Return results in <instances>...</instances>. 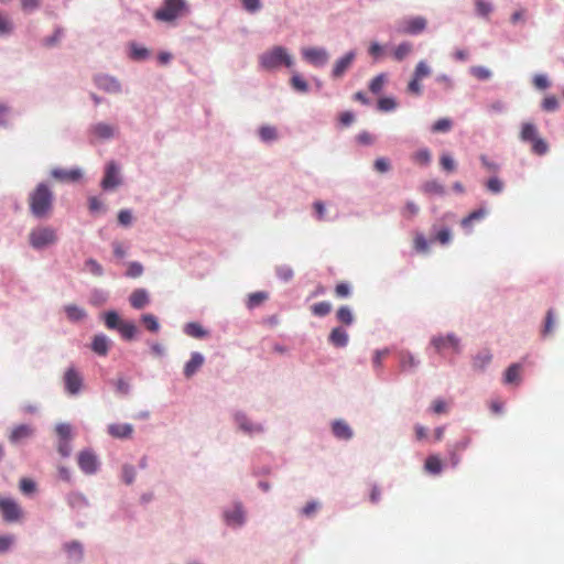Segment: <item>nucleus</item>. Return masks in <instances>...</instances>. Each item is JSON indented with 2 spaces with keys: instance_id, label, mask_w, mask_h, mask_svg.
Here are the masks:
<instances>
[{
  "instance_id": "1",
  "label": "nucleus",
  "mask_w": 564,
  "mask_h": 564,
  "mask_svg": "<svg viewBox=\"0 0 564 564\" xmlns=\"http://www.w3.org/2000/svg\"><path fill=\"white\" fill-rule=\"evenodd\" d=\"M258 59L260 67L264 70H274L281 66L291 68L294 65L293 56L288 48L281 45H275L263 52Z\"/></svg>"
},
{
  "instance_id": "2",
  "label": "nucleus",
  "mask_w": 564,
  "mask_h": 564,
  "mask_svg": "<svg viewBox=\"0 0 564 564\" xmlns=\"http://www.w3.org/2000/svg\"><path fill=\"white\" fill-rule=\"evenodd\" d=\"M54 195L44 183L39 184L29 196L31 213L37 217H45L52 209Z\"/></svg>"
},
{
  "instance_id": "3",
  "label": "nucleus",
  "mask_w": 564,
  "mask_h": 564,
  "mask_svg": "<svg viewBox=\"0 0 564 564\" xmlns=\"http://www.w3.org/2000/svg\"><path fill=\"white\" fill-rule=\"evenodd\" d=\"M520 140L531 143V150L536 155H544L549 151L547 142L539 135L538 127L532 122H523L520 131Z\"/></svg>"
},
{
  "instance_id": "4",
  "label": "nucleus",
  "mask_w": 564,
  "mask_h": 564,
  "mask_svg": "<svg viewBox=\"0 0 564 564\" xmlns=\"http://www.w3.org/2000/svg\"><path fill=\"white\" fill-rule=\"evenodd\" d=\"M187 12L185 0H164L162 7L154 12V18L163 22H172Z\"/></svg>"
},
{
  "instance_id": "5",
  "label": "nucleus",
  "mask_w": 564,
  "mask_h": 564,
  "mask_svg": "<svg viewBox=\"0 0 564 564\" xmlns=\"http://www.w3.org/2000/svg\"><path fill=\"white\" fill-rule=\"evenodd\" d=\"M57 241L56 230L48 226H39L29 234V242L34 249H42Z\"/></svg>"
},
{
  "instance_id": "6",
  "label": "nucleus",
  "mask_w": 564,
  "mask_h": 564,
  "mask_svg": "<svg viewBox=\"0 0 564 564\" xmlns=\"http://www.w3.org/2000/svg\"><path fill=\"white\" fill-rule=\"evenodd\" d=\"M426 25L427 20L424 17H408L398 21L395 31L403 35H416L422 33Z\"/></svg>"
},
{
  "instance_id": "7",
  "label": "nucleus",
  "mask_w": 564,
  "mask_h": 564,
  "mask_svg": "<svg viewBox=\"0 0 564 564\" xmlns=\"http://www.w3.org/2000/svg\"><path fill=\"white\" fill-rule=\"evenodd\" d=\"M431 345L438 354L452 351L458 354L460 350L459 338L455 334L438 335L431 339Z\"/></svg>"
},
{
  "instance_id": "8",
  "label": "nucleus",
  "mask_w": 564,
  "mask_h": 564,
  "mask_svg": "<svg viewBox=\"0 0 564 564\" xmlns=\"http://www.w3.org/2000/svg\"><path fill=\"white\" fill-rule=\"evenodd\" d=\"M0 512L4 521L17 522L22 518V510L11 498L0 497Z\"/></svg>"
},
{
  "instance_id": "9",
  "label": "nucleus",
  "mask_w": 564,
  "mask_h": 564,
  "mask_svg": "<svg viewBox=\"0 0 564 564\" xmlns=\"http://www.w3.org/2000/svg\"><path fill=\"white\" fill-rule=\"evenodd\" d=\"M302 56L316 67L325 65L329 57L327 51L322 47H305L302 50Z\"/></svg>"
},
{
  "instance_id": "10",
  "label": "nucleus",
  "mask_w": 564,
  "mask_h": 564,
  "mask_svg": "<svg viewBox=\"0 0 564 564\" xmlns=\"http://www.w3.org/2000/svg\"><path fill=\"white\" fill-rule=\"evenodd\" d=\"M121 183L119 170L115 162H110L106 166L105 176L101 181V187L105 191L115 189Z\"/></svg>"
},
{
  "instance_id": "11",
  "label": "nucleus",
  "mask_w": 564,
  "mask_h": 564,
  "mask_svg": "<svg viewBox=\"0 0 564 564\" xmlns=\"http://www.w3.org/2000/svg\"><path fill=\"white\" fill-rule=\"evenodd\" d=\"M78 466L88 475L95 474L98 469L99 463L97 456L91 451H82L78 454Z\"/></svg>"
},
{
  "instance_id": "12",
  "label": "nucleus",
  "mask_w": 564,
  "mask_h": 564,
  "mask_svg": "<svg viewBox=\"0 0 564 564\" xmlns=\"http://www.w3.org/2000/svg\"><path fill=\"white\" fill-rule=\"evenodd\" d=\"M65 388L68 393L76 394L83 386V378L77 370L68 368L64 375Z\"/></svg>"
},
{
  "instance_id": "13",
  "label": "nucleus",
  "mask_w": 564,
  "mask_h": 564,
  "mask_svg": "<svg viewBox=\"0 0 564 564\" xmlns=\"http://www.w3.org/2000/svg\"><path fill=\"white\" fill-rule=\"evenodd\" d=\"M356 54L355 52H348L343 57L337 59L334 64L332 76L334 78H340L345 75V73L350 68L355 61Z\"/></svg>"
},
{
  "instance_id": "14",
  "label": "nucleus",
  "mask_w": 564,
  "mask_h": 564,
  "mask_svg": "<svg viewBox=\"0 0 564 564\" xmlns=\"http://www.w3.org/2000/svg\"><path fill=\"white\" fill-rule=\"evenodd\" d=\"M97 87L108 94H118L121 91L120 83L108 75H99L95 78Z\"/></svg>"
},
{
  "instance_id": "15",
  "label": "nucleus",
  "mask_w": 564,
  "mask_h": 564,
  "mask_svg": "<svg viewBox=\"0 0 564 564\" xmlns=\"http://www.w3.org/2000/svg\"><path fill=\"white\" fill-rule=\"evenodd\" d=\"M108 433L113 438H131L133 433V426L128 423H113L108 425Z\"/></svg>"
},
{
  "instance_id": "16",
  "label": "nucleus",
  "mask_w": 564,
  "mask_h": 564,
  "mask_svg": "<svg viewBox=\"0 0 564 564\" xmlns=\"http://www.w3.org/2000/svg\"><path fill=\"white\" fill-rule=\"evenodd\" d=\"M205 358L200 352H193L191 359L184 366V376L189 379L192 378L204 365Z\"/></svg>"
},
{
  "instance_id": "17",
  "label": "nucleus",
  "mask_w": 564,
  "mask_h": 564,
  "mask_svg": "<svg viewBox=\"0 0 564 564\" xmlns=\"http://www.w3.org/2000/svg\"><path fill=\"white\" fill-rule=\"evenodd\" d=\"M34 434V429L29 424L17 425L12 429L9 440L11 443H20L30 438Z\"/></svg>"
},
{
  "instance_id": "18",
  "label": "nucleus",
  "mask_w": 564,
  "mask_h": 564,
  "mask_svg": "<svg viewBox=\"0 0 564 564\" xmlns=\"http://www.w3.org/2000/svg\"><path fill=\"white\" fill-rule=\"evenodd\" d=\"M235 420L239 425V429L249 435L258 434L263 431V427L260 424L250 422L248 417L242 413H237L235 415Z\"/></svg>"
},
{
  "instance_id": "19",
  "label": "nucleus",
  "mask_w": 564,
  "mask_h": 564,
  "mask_svg": "<svg viewBox=\"0 0 564 564\" xmlns=\"http://www.w3.org/2000/svg\"><path fill=\"white\" fill-rule=\"evenodd\" d=\"M52 176L62 182H76L82 177V171L79 169H54Z\"/></svg>"
},
{
  "instance_id": "20",
  "label": "nucleus",
  "mask_w": 564,
  "mask_h": 564,
  "mask_svg": "<svg viewBox=\"0 0 564 564\" xmlns=\"http://www.w3.org/2000/svg\"><path fill=\"white\" fill-rule=\"evenodd\" d=\"M90 131L95 138L106 140V139H110L115 135L116 129H115V127H112L108 123L99 122V123L94 124L91 127Z\"/></svg>"
},
{
  "instance_id": "21",
  "label": "nucleus",
  "mask_w": 564,
  "mask_h": 564,
  "mask_svg": "<svg viewBox=\"0 0 564 564\" xmlns=\"http://www.w3.org/2000/svg\"><path fill=\"white\" fill-rule=\"evenodd\" d=\"M521 364H512L510 365L505 372V383L507 384H519L521 381Z\"/></svg>"
},
{
  "instance_id": "22",
  "label": "nucleus",
  "mask_w": 564,
  "mask_h": 564,
  "mask_svg": "<svg viewBox=\"0 0 564 564\" xmlns=\"http://www.w3.org/2000/svg\"><path fill=\"white\" fill-rule=\"evenodd\" d=\"M130 304L133 308H143L149 303V294L144 289H137L130 295Z\"/></svg>"
},
{
  "instance_id": "23",
  "label": "nucleus",
  "mask_w": 564,
  "mask_h": 564,
  "mask_svg": "<svg viewBox=\"0 0 564 564\" xmlns=\"http://www.w3.org/2000/svg\"><path fill=\"white\" fill-rule=\"evenodd\" d=\"M63 549L70 560H75L77 562L83 560L84 550L83 545L78 541L67 542L63 545Z\"/></svg>"
},
{
  "instance_id": "24",
  "label": "nucleus",
  "mask_w": 564,
  "mask_h": 564,
  "mask_svg": "<svg viewBox=\"0 0 564 564\" xmlns=\"http://www.w3.org/2000/svg\"><path fill=\"white\" fill-rule=\"evenodd\" d=\"M91 349L99 356H106L109 350L108 337L102 334L96 335L91 343Z\"/></svg>"
},
{
  "instance_id": "25",
  "label": "nucleus",
  "mask_w": 564,
  "mask_h": 564,
  "mask_svg": "<svg viewBox=\"0 0 564 564\" xmlns=\"http://www.w3.org/2000/svg\"><path fill=\"white\" fill-rule=\"evenodd\" d=\"M329 341L336 347H345L348 344V334L343 328L336 327L329 334Z\"/></svg>"
},
{
  "instance_id": "26",
  "label": "nucleus",
  "mask_w": 564,
  "mask_h": 564,
  "mask_svg": "<svg viewBox=\"0 0 564 564\" xmlns=\"http://www.w3.org/2000/svg\"><path fill=\"white\" fill-rule=\"evenodd\" d=\"M333 433L336 437L349 440L352 436L351 429L344 421H335L332 426Z\"/></svg>"
},
{
  "instance_id": "27",
  "label": "nucleus",
  "mask_w": 564,
  "mask_h": 564,
  "mask_svg": "<svg viewBox=\"0 0 564 564\" xmlns=\"http://www.w3.org/2000/svg\"><path fill=\"white\" fill-rule=\"evenodd\" d=\"M413 51V46L411 43L409 42H403L401 44H399L394 50H393V58L398 62H401L403 61L408 55H410Z\"/></svg>"
},
{
  "instance_id": "28",
  "label": "nucleus",
  "mask_w": 564,
  "mask_h": 564,
  "mask_svg": "<svg viewBox=\"0 0 564 564\" xmlns=\"http://www.w3.org/2000/svg\"><path fill=\"white\" fill-rule=\"evenodd\" d=\"M422 191L429 195H444V186L435 180L427 181L423 184Z\"/></svg>"
},
{
  "instance_id": "29",
  "label": "nucleus",
  "mask_w": 564,
  "mask_h": 564,
  "mask_svg": "<svg viewBox=\"0 0 564 564\" xmlns=\"http://www.w3.org/2000/svg\"><path fill=\"white\" fill-rule=\"evenodd\" d=\"M225 518L229 524L240 525L245 520V514L242 509L239 506H237L234 508L232 511L225 512Z\"/></svg>"
},
{
  "instance_id": "30",
  "label": "nucleus",
  "mask_w": 564,
  "mask_h": 564,
  "mask_svg": "<svg viewBox=\"0 0 564 564\" xmlns=\"http://www.w3.org/2000/svg\"><path fill=\"white\" fill-rule=\"evenodd\" d=\"M65 313L72 322H79L86 316V312L83 308L73 304L65 306Z\"/></svg>"
},
{
  "instance_id": "31",
  "label": "nucleus",
  "mask_w": 564,
  "mask_h": 564,
  "mask_svg": "<svg viewBox=\"0 0 564 564\" xmlns=\"http://www.w3.org/2000/svg\"><path fill=\"white\" fill-rule=\"evenodd\" d=\"M417 366V361L413 357L412 354L409 351H401L400 352V368L402 371L410 370L412 368H415Z\"/></svg>"
},
{
  "instance_id": "32",
  "label": "nucleus",
  "mask_w": 564,
  "mask_h": 564,
  "mask_svg": "<svg viewBox=\"0 0 564 564\" xmlns=\"http://www.w3.org/2000/svg\"><path fill=\"white\" fill-rule=\"evenodd\" d=\"M424 467L431 474H440L442 471V460L438 456L431 455L426 458Z\"/></svg>"
},
{
  "instance_id": "33",
  "label": "nucleus",
  "mask_w": 564,
  "mask_h": 564,
  "mask_svg": "<svg viewBox=\"0 0 564 564\" xmlns=\"http://www.w3.org/2000/svg\"><path fill=\"white\" fill-rule=\"evenodd\" d=\"M431 159L432 155L429 149H420L412 154V161L422 166L429 165Z\"/></svg>"
},
{
  "instance_id": "34",
  "label": "nucleus",
  "mask_w": 564,
  "mask_h": 564,
  "mask_svg": "<svg viewBox=\"0 0 564 564\" xmlns=\"http://www.w3.org/2000/svg\"><path fill=\"white\" fill-rule=\"evenodd\" d=\"M486 215L487 210L484 208H479L477 210L471 212L467 217L463 218L460 224L464 228H469L474 221L481 220Z\"/></svg>"
},
{
  "instance_id": "35",
  "label": "nucleus",
  "mask_w": 564,
  "mask_h": 564,
  "mask_svg": "<svg viewBox=\"0 0 564 564\" xmlns=\"http://www.w3.org/2000/svg\"><path fill=\"white\" fill-rule=\"evenodd\" d=\"M118 330L120 332L121 336L127 340L132 339L138 332L137 326L132 322H122L119 325Z\"/></svg>"
},
{
  "instance_id": "36",
  "label": "nucleus",
  "mask_w": 564,
  "mask_h": 564,
  "mask_svg": "<svg viewBox=\"0 0 564 564\" xmlns=\"http://www.w3.org/2000/svg\"><path fill=\"white\" fill-rule=\"evenodd\" d=\"M185 333L186 335L194 337V338H203L207 335V332L198 323H188L185 326Z\"/></svg>"
},
{
  "instance_id": "37",
  "label": "nucleus",
  "mask_w": 564,
  "mask_h": 564,
  "mask_svg": "<svg viewBox=\"0 0 564 564\" xmlns=\"http://www.w3.org/2000/svg\"><path fill=\"white\" fill-rule=\"evenodd\" d=\"M259 135L262 141L270 142L278 139V131L273 126H262L259 129Z\"/></svg>"
},
{
  "instance_id": "38",
  "label": "nucleus",
  "mask_w": 564,
  "mask_h": 564,
  "mask_svg": "<svg viewBox=\"0 0 564 564\" xmlns=\"http://www.w3.org/2000/svg\"><path fill=\"white\" fill-rule=\"evenodd\" d=\"M386 83H387V75L379 74L371 79V82L369 84V89L372 94H379L382 90Z\"/></svg>"
},
{
  "instance_id": "39",
  "label": "nucleus",
  "mask_w": 564,
  "mask_h": 564,
  "mask_svg": "<svg viewBox=\"0 0 564 564\" xmlns=\"http://www.w3.org/2000/svg\"><path fill=\"white\" fill-rule=\"evenodd\" d=\"M268 299V293L265 292H256L251 293L247 301V306L249 308H254L262 304Z\"/></svg>"
},
{
  "instance_id": "40",
  "label": "nucleus",
  "mask_w": 564,
  "mask_h": 564,
  "mask_svg": "<svg viewBox=\"0 0 564 564\" xmlns=\"http://www.w3.org/2000/svg\"><path fill=\"white\" fill-rule=\"evenodd\" d=\"M336 316L337 319L345 325H350L354 322L352 313L347 306L339 307L336 313Z\"/></svg>"
},
{
  "instance_id": "41",
  "label": "nucleus",
  "mask_w": 564,
  "mask_h": 564,
  "mask_svg": "<svg viewBox=\"0 0 564 564\" xmlns=\"http://www.w3.org/2000/svg\"><path fill=\"white\" fill-rule=\"evenodd\" d=\"M453 122L448 118L438 119L433 126L432 131L434 133L447 132L452 129Z\"/></svg>"
},
{
  "instance_id": "42",
  "label": "nucleus",
  "mask_w": 564,
  "mask_h": 564,
  "mask_svg": "<svg viewBox=\"0 0 564 564\" xmlns=\"http://www.w3.org/2000/svg\"><path fill=\"white\" fill-rule=\"evenodd\" d=\"M291 85L292 87L300 91V93H306L308 90V84L306 80L299 74H293L291 78Z\"/></svg>"
},
{
  "instance_id": "43",
  "label": "nucleus",
  "mask_w": 564,
  "mask_h": 564,
  "mask_svg": "<svg viewBox=\"0 0 564 564\" xmlns=\"http://www.w3.org/2000/svg\"><path fill=\"white\" fill-rule=\"evenodd\" d=\"M312 313L316 316H326L332 311V305L328 302H319L314 304L312 307Z\"/></svg>"
},
{
  "instance_id": "44",
  "label": "nucleus",
  "mask_w": 564,
  "mask_h": 564,
  "mask_svg": "<svg viewBox=\"0 0 564 564\" xmlns=\"http://www.w3.org/2000/svg\"><path fill=\"white\" fill-rule=\"evenodd\" d=\"M413 243L417 252L426 253L429 251V241L423 234H416Z\"/></svg>"
},
{
  "instance_id": "45",
  "label": "nucleus",
  "mask_w": 564,
  "mask_h": 564,
  "mask_svg": "<svg viewBox=\"0 0 564 564\" xmlns=\"http://www.w3.org/2000/svg\"><path fill=\"white\" fill-rule=\"evenodd\" d=\"M122 323L116 312H108L105 314V324L109 329H118Z\"/></svg>"
},
{
  "instance_id": "46",
  "label": "nucleus",
  "mask_w": 564,
  "mask_h": 564,
  "mask_svg": "<svg viewBox=\"0 0 564 564\" xmlns=\"http://www.w3.org/2000/svg\"><path fill=\"white\" fill-rule=\"evenodd\" d=\"M469 72L474 77L480 80H486L491 77V70L484 66H473Z\"/></svg>"
},
{
  "instance_id": "47",
  "label": "nucleus",
  "mask_w": 564,
  "mask_h": 564,
  "mask_svg": "<svg viewBox=\"0 0 564 564\" xmlns=\"http://www.w3.org/2000/svg\"><path fill=\"white\" fill-rule=\"evenodd\" d=\"M142 322L150 332L156 333L160 329V324L156 317L152 314H144L142 316Z\"/></svg>"
},
{
  "instance_id": "48",
  "label": "nucleus",
  "mask_w": 564,
  "mask_h": 564,
  "mask_svg": "<svg viewBox=\"0 0 564 564\" xmlns=\"http://www.w3.org/2000/svg\"><path fill=\"white\" fill-rule=\"evenodd\" d=\"M61 441H70L72 438V426L67 423H61L55 429Z\"/></svg>"
},
{
  "instance_id": "49",
  "label": "nucleus",
  "mask_w": 564,
  "mask_h": 564,
  "mask_svg": "<svg viewBox=\"0 0 564 564\" xmlns=\"http://www.w3.org/2000/svg\"><path fill=\"white\" fill-rule=\"evenodd\" d=\"M150 55L148 48L131 44V57L137 61L145 59Z\"/></svg>"
},
{
  "instance_id": "50",
  "label": "nucleus",
  "mask_w": 564,
  "mask_h": 564,
  "mask_svg": "<svg viewBox=\"0 0 564 564\" xmlns=\"http://www.w3.org/2000/svg\"><path fill=\"white\" fill-rule=\"evenodd\" d=\"M430 74H431V69H430L429 65L426 64V62L421 61L415 66L413 77L421 80L422 78L429 76Z\"/></svg>"
},
{
  "instance_id": "51",
  "label": "nucleus",
  "mask_w": 564,
  "mask_h": 564,
  "mask_svg": "<svg viewBox=\"0 0 564 564\" xmlns=\"http://www.w3.org/2000/svg\"><path fill=\"white\" fill-rule=\"evenodd\" d=\"M69 505L72 508H84L88 506L87 499L80 494L69 496Z\"/></svg>"
},
{
  "instance_id": "52",
  "label": "nucleus",
  "mask_w": 564,
  "mask_h": 564,
  "mask_svg": "<svg viewBox=\"0 0 564 564\" xmlns=\"http://www.w3.org/2000/svg\"><path fill=\"white\" fill-rule=\"evenodd\" d=\"M242 8L249 13L258 12L261 7V0H241Z\"/></svg>"
},
{
  "instance_id": "53",
  "label": "nucleus",
  "mask_w": 564,
  "mask_h": 564,
  "mask_svg": "<svg viewBox=\"0 0 564 564\" xmlns=\"http://www.w3.org/2000/svg\"><path fill=\"white\" fill-rule=\"evenodd\" d=\"M440 163L442 169L446 172H453L456 169L454 159L448 154H443L440 159Z\"/></svg>"
},
{
  "instance_id": "54",
  "label": "nucleus",
  "mask_w": 564,
  "mask_h": 564,
  "mask_svg": "<svg viewBox=\"0 0 564 564\" xmlns=\"http://www.w3.org/2000/svg\"><path fill=\"white\" fill-rule=\"evenodd\" d=\"M545 111H555L558 108V100L555 96H547L542 101Z\"/></svg>"
},
{
  "instance_id": "55",
  "label": "nucleus",
  "mask_w": 564,
  "mask_h": 564,
  "mask_svg": "<svg viewBox=\"0 0 564 564\" xmlns=\"http://www.w3.org/2000/svg\"><path fill=\"white\" fill-rule=\"evenodd\" d=\"M276 274L282 281H290L294 273L291 267L289 265H280L276 268Z\"/></svg>"
},
{
  "instance_id": "56",
  "label": "nucleus",
  "mask_w": 564,
  "mask_h": 564,
  "mask_svg": "<svg viewBox=\"0 0 564 564\" xmlns=\"http://www.w3.org/2000/svg\"><path fill=\"white\" fill-rule=\"evenodd\" d=\"M491 4L485 0L476 1V11L481 17H488L491 12Z\"/></svg>"
},
{
  "instance_id": "57",
  "label": "nucleus",
  "mask_w": 564,
  "mask_h": 564,
  "mask_svg": "<svg viewBox=\"0 0 564 564\" xmlns=\"http://www.w3.org/2000/svg\"><path fill=\"white\" fill-rule=\"evenodd\" d=\"M397 107V102L393 98L384 97L379 99L378 108L382 111H391Z\"/></svg>"
},
{
  "instance_id": "58",
  "label": "nucleus",
  "mask_w": 564,
  "mask_h": 564,
  "mask_svg": "<svg viewBox=\"0 0 564 564\" xmlns=\"http://www.w3.org/2000/svg\"><path fill=\"white\" fill-rule=\"evenodd\" d=\"M487 189L498 194L503 189V183L498 177H490L487 182Z\"/></svg>"
},
{
  "instance_id": "59",
  "label": "nucleus",
  "mask_w": 564,
  "mask_h": 564,
  "mask_svg": "<svg viewBox=\"0 0 564 564\" xmlns=\"http://www.w3.org/2000/svg\"><path fill=\"white\" fill-rule=\"evenodd\" d=\"M491 361V355L489 352H484L478 355L474 360V367L484 369Z\"/></svg>"
},
{
  "instance_id": "60",
  "label": "nucleus",
  "mask_w": 564,
  "mask_h": 564,
  "mask_svg": "<svg viewBox=\"0 0 564 564\" xmlns=\"http://www.w3.org/2000/svg\"><path fill=\"white\" fill-rule=\"evenodd\" d=\"M35 482L29 478H22L20 480V490L25 494L30 495L35 491Z\"/></svg>"
},
{
  "instance_id": "61",
  "label": "nucleus",
  "mask_w": 564,
  "mask_h": 564,
  "mask_svg": "<svg viewBox=\"0 0 564 564\" xmlns=\"http://www.w3.org/2000/svg\"><path fill=\"white\" fill-rule=\"evenodd\" d=\"M419 206L413 202H406L402 209V215L406 218H412L419 213Z\"/></svg>"
},
{
  "instance_id": "62",
  "label": "nucleus",
  "mask_w": 564,
  "mask_h": 564,
  "mask_svg": "<svg viewBox=\"0 0 564 564\" xmlns=\"http://www.w3.org/2000/svg\"><path fill=\"white\" fill-rule=\"evenodd\" d=\"M143 273V267L139 262L129 263L127 275L130 278H138Z\"/></svg>"
},
{
  "instance_id": "63",
  "label": "nucleus",
  "mask_w": 564,
  "mask_h": 564,
  "mask_svg": "<svg viewBox=\"0 0 564 564\" xmlns=\"http://www.w3.org/2000/svg\"><path fill=\"white\" fill-rule=\"evenodd\" d=\"M375 169L379 173H386L390 170V162L386 158H379L375 161Z\"/></svg>"
},
{
  "instance_id": "64",
  "label": "nucleus",
  "mask_w": 564,
  "mask_h": 564,
  "mask_svg": "<svg viewBox=\"0 0 564 564\" xmlns=\"http://www.w3.org/2000/svg\"><path fill=\"white\" fill-rule=\"evenodd\" d=\"M369 54L376 59H380L383 55V47L377 43V42H373L371 43V45L369 46Z\"/></svg>"
}]
</instances>
